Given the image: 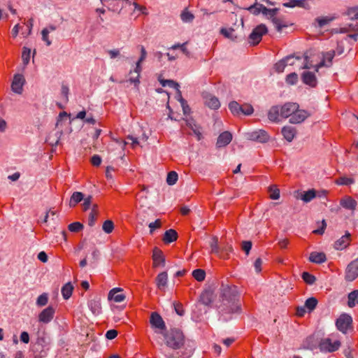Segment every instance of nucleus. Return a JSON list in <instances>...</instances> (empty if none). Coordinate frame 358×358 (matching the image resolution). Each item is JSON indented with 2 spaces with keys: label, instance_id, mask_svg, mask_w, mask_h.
I'll return each mask as SVG.
<instances>
[{
  "label": "nucleus",
  "instance_id": "obj_1",
  "mask_svg": "<svg viewBox=\"0 0 358 358\" xmlns=\"http://www.w3.org/2000/svg\"><path fill=\"white\" fill-rule=\"evenodd\" d=\"M220 304L219 312L222 315L238 313L241 309L238 301L237 287L229 285H222L220 288Z\"/></svg>",
  "mask_w": 358,
  "mask_h": 358
},
{
  "label": "nucleus",
  "instance_id": "obj_2",
  "mask_svg": "<svg viewBox=\"0 0 358 358\" xmlns=\"http://www.w3.org/2000/svg\"><path fill=\"white\" fill-rule=\"evenodd\" d=\"M163 335L166 345L173 350H179L185 344V336L179 329H171Z\"/></svg>",
  "mask_w": 358,
  "mask_h": 358
},
{
  "label": "nucleus",
  "instance_id": "obj_3",
  "mask_svg": "<svg viewBox=\"0 0 358 358\" xmlns=\"http://www.w3.org/2000/svg\"><path fill=\"white\" fill-rule=\"evenodd\" d=\"M262 8L263 15L271 20L278 32L282 31V28L288 27V23L286 22L282 18L276 17V15L279 10L278 8L271 9L267 8L266 7H262Z\"/></svg>",
  "mask_w": 358,
  "mask_h": 358
},
{
  "label": "nucleus",
  "instance_id": "obj_4",
  "mask_svg": "<svg viewBox=\"0 0 358 358\" xmlns=\"http://www.w3.org/2000/svg\"><path fill=\"white\" fill-rule=\"evenodd\" d=\"M139 48H140V50H141V56L136 64V68L134 71V73H135L136 74V77L132 76L129 79V81L131 83H134L136 87H138L140 83V80H139L140 73L142 71L141 64L146 59V57H147V52H146L144 46L140 45Z\"/></svg>",
  "mask_w": 358,
  "mask_h": 358
},
{
  "label": "nucleus",
  "instance_id": "obj_5",
  "mask_svg": "<svg viewBox=\"0 0 358 358\" xmlns=\"http://www.w3.org/2000/svg\"><path fill=\"white\" fill-rule=\"evenodd\" d=\"M268 32L266 26L261 24L257 26L251 32L248 37V42L251 45H257L262 40L263 35Z\"/></svg>",
  "mask_w": 358,
  "mask_h": 358
},
{
  "label": "nucleus",
  "instance_id": "obj_6",
  "mask_svg": "<svg viewBox=\"0 0 358 358\" xmlns=\"http://www.w3.org/2000/svg\"><path fill=\"white\" fill-rule=\"evenodd\" d=\"M341 346L339 341L332 342L329 338L322 339L319 343V348L320 351L324 352H333L338 350Z\"/></svg>",
  "mask_w": 358,
  "mask_h": 358
},
{
  "label": "nucleus",
  "instance_id": "obj_7",
  "mask_svg": "<svg viewBox=\"0 0 358 358\" xmlns=\"http://www.w3.org/2000/svg\"><path fill=\"white\" fill-rule=\"evenodd\" d=\"M246 136L248 140L262 143L267 142L270 138L268 133L262 129L248 132Z\"/></svg>",
  "mask_w": 358,
  "mask_h": 358
},
{
  "label": "nucleus",
  "instance_id": "obj_8",
  "mask_svg": "<svg viewBox=\"0 0 358 358\" xmlns=\"http://www.w3.org/2000/svg\"><path fill=\"white\" fill-rule=\"evenodd\" d=\"M358 277V258L351 262L345 270V279L347 281H353Z\"/></svg>",
  "mask_w": 358,
  "mask_h": 358
},
{
  "label": "nucleus",
  "instance_id": "obj_9",
  "mask_svg": "<svg viewBox=\"0 0 358 358\" xmlns=\"http://www.w3.org/2000/svg\"><path fill=\"white\" fill-rule=\"evenodd\" d=\"M352 322V319L350 315L343 314L336 320V325L340 331L345 334Z\"/></svg>",
  "mask_w": 358,
  "mask_h": 358
},
{
  "label": "nucleus",
  "instance_id": "obj_10",
  "mask_svg": "<svg viewBox=\"0 0 358 358\" xmlns=\"http://www.w3.org/2000/svg\"><path fill=\"white\" fill-rule=\"evenodd\" d=\"M299 108V106L296 103L287 102L282 106L280 109V116L284 118L289 117L293 115L294 112Z\"/></svg>",
  "mask_w": 358,
  "mask_h": 358
},
{
  "label": "nucleus",
  "instance_id": "obj_11",
  "mask_svg": "<svg viewBox=\"0 0 358 358\" xmlns=\"http://www.w3.org/2000/svg\"><path fill=\"white\" fill-rule=\"evenodd\" d=\"M310 115V113L307 110H301L298 108L296 112L291 116L289 121L291 124H299L303 122Z\"/></svg>",
  "mask_w": 358,
  "mask_h": 358
},
{
  "label": "nucleus",
  "instance_id": "obj_12",
  "mask_svg": "<svg viewBox=\"0 0 358 358\" xmlns=\"http://www.w3.org/2000/svg\"><path fill=\"white\" fill-rule=\"evenodd\" d=\"M150 323L152 328L159 329L160 330H164L166 329L164 321L161 315L157 312L151 313Z\"/></svg>",
  "mask_w": 358,
  "mask_h": 358
},
{
  "label": "nucleus",
  "instance_id": "obj_13",
  "mask_svg": "<svg viewBox=\"0 0 358 358\" xmlns=\"http://www.w3.org/2000/svg\"><path fill=\"white\" fill-rule=\"evenodd\" d=\"M202 96H203V98L204 100V103L208 107H209L211 109H215V110L220 108V103L219 99L216 96H215L208 92L203 93Z\"/></svg>",
  "mask_w": 358,
  "mask_h": 358
},
{
  "label": "nucleus",
  "instance_id": "obj_14",
  "mask_svg": "<svg viewBox=\"0 0 358 358\" xmlns=\"http://www.w3.org/2000/svg\"><path fill=\"white\" fill-rule=\"evenodd\" d=\"M24 82L25 80L22 75H15L11 85L12 90L14 92L20 94L22 92V87L24 84Z\"/></svg>",
  "mask_w": 358,
  "mask_h": 358
},
{
  "label": "nucleus",
  "instance_id": "obj_15",
  "mask_svg": "<svg viewBox=\"0 0 358 358\" xmlns=\"http://www.w3.org/2000/svg\"><path fill=\"white\" fill-rule=\"evenodd\" d=\"M152 260L154 267L164 266L165 265V258L163 252L157 248L153 249Z\"/></svg>",
  "mask_w": 358,
  "mask_h": 358
},
{
  "label": "nucleus",
  "instance_id": "obj_16",
  "mask_svg": "<svg viewBox=\"0 0 358 358\" xmlns=\"http://www.w3.org/2000/svg\"><path fill=\"white\" fill-rule=\"evenodd\" d=\"M54 313L55 309L51 306H48V308L43 310L42 312L39 314V322L45 324L50 322L54 317Z\"/></svg>",
  "mask_w": 358,
  "mask_h": 358
},
{
  "label": "nucleus",
  "instance_id": "obj_17",
  "mask_svg": "<svg viewBox=\"0 0 358 358\" xmlns=\"http://www.w3.org/2000/svg\"><path fill=\"white\" fill-rule=\"evenodd\" d=\"M335 52L334 51H330L325 52L323 55V59L318 64H317L315 67V70L317 71L318 69L322 66H330L331 65V62L333 58L334 57Z\"/></svg>",
  "mask_w": 358,
  "mask_h": 358
},
{
  "label": "nucleus",
  "instance_id": "obj_18",
  "mask_svg": "<svg viewBox=\"0 0 358 358\" xmlns=\"http://www.w3.org/2000/svg\"><path fill=\"white\" fill-rule=\"evenodd\" d=\"M232 140V135L229 131H224L220 134L217 141V146L222 148L227 145Z\"/></svg>",
  "mask_w": 358,
  "mask_h": 358
},
{
  "label": "nucleus",
  "instance_id": "obj_19",
  "mask_svg": "<svg viewBox=\"0 0 358 358\" xmlns=\"http://www.w3.org/2000/svg\"><path fill=\"white\" fill-rule=\"evenodd\" d=\"M357 204V201L350 196H345L340 201V205L348 210H355Z\"/></svg>",
  "mask_w": 358,
  "mask_h": 358
},
{
  "label": "nucleus",
  "instance_id": "obj_20",
  "mask_svg": "<svg viewBox=\"0 0 358 358\" xmlns=\"http://www.w3.org/2000/svg\"><path fill=\"white\" fill-rule=\"evenodd\" d=\"M122 289L120 288H113L108 293V299L113 300L117 303L123 301L125 299V295L120 293Z\"/></svg>",
  "mask_w": 358,
  "mask_h": 358
},
{
  "label": "nucleus",
  "instance_id": "obj_21",
  "mask_svg": "<svg viewBox=\"0 0 358 358\" xmlns=\"http://www.w3.org/2000/svg\"><path fill=\"white\" fill-rule=\"evenodd\" d=\"M350 234L347 231L344 236L335 242L334 248L336 250L345 248L350 244Z\"/></svg>",
  "mask_w": 358,
  "mask_h": 358
},
{
  "label": "nucleus",
  "instance_id": "obj_22",
  "mask_svg": "<svg viewBox=\"0 0 358 358\" xmlns=\"http://www.w3.org/2000/svg\"><path fill=\"white\" fill-rule=\"evenodd\" d=\"M302 80L305 84L313 87H315L317 85V79L315 75L310 71H305L303 73Z\"/></svg>",
  "mask_w": 358,
  "mask_h": 358
},
{
  "label": "nucleus",
  "instance_id": "obj_23",
  "mask_svg": "<svg viewBox=\"0 0 358 358\" xmlns=\"http://www.w3.org/2000/svg\"><path fill=\"white\" fill-rule=\"evenodd\" d=\"M282 134L288 142H291L296 134V130L292 127L285 126L282 129Z\"/></svg>",
  "mask_w": 358,
  "mask_h": 358
},
{
  "label": "nucleus",
  "instance_id": "obj_24",
  "mask_svg": "<svg viewBox=\"0 0 358 358\" xmlns=\"http://www.w3.org/2000/svg\"><path fill=\"white\" fill-rule=\"evenodd\" d=\"M88 307L92 313L98 315L101 313V306L99 299H93L88 301Z\"/></svg>",
  "mask_w": 358,
  "mask_h": 358
},
{
  "label": "nucleus",
  "instance_id": "obj_25",
  "mask_svg": "<svg viewBox=\"0 0 358 358\" xmlns=\"http://www.w3.org/2000/svg\"><path fill=\"white\" fill-rule=\"evenodd\" d=\"M210 247L211 248V253L217 255L220 258L227 259V256L220 253V248L218 245V238L217 236L212 237Z\"/></svg>",
  "mask_w": 358,
  "mask_h": 358
},
{
  "label": "nucleus",
  "instance_id": "obj_26",
  "mask_svg": "<svg viewBox=\"0 0 358 358\" xmlns=\"http://www.w3.org/2000/svg\"><path fill=\"white\" fill-rule=\"evenodd\" d=\"M168 281V274L166 272L160 273L156 278V283L157 287L163 290L165 289Z\"/></svg>",
  "mask_w": 358,
  "mask_h": 358
},
{
  "label": "nucleus",
  "instance_id": "obj_27",
  "mask_svg": "<svg viewBox=\"0 0 358 358\" xmlns=\"http://www.w3.org/2000/svg\"><path fill=\"white\" fill-rule=\"evenodd\" d=\"M280 115V109L278 106H272L268 113V118L270 121L278 122Z\"/></svg>",
  "mask_w": 358,
  "mask_h": 358
},
{
  "label": "nucleus",
  "instance_id": "obj_28",
  "mask_svg": "<svg viewBox=\"0 0 358 358\" xmlns=\"http://www.w3.org/2000/svg\"><path fill=\"white\" fill-rule=\"evenodd\" d=\"M309 260L313 263L321 264L324 262L327 258L324 252H313L310 254Z\"/></svg>",
  "mask_w": 358,
  "mask_h": 358
},
{
  "label": "nucleus",
  "instance_id": "obj_29",
  "mask_svg": "<svg viewBox=\"0 0 358 358\" xmlns=\"http://www.w3.org/2000/svg\"><path fill=\"white\" fill-rule=\"evenodd\" d=\"M283 6L286 8H294L296 6L308 8L309 6L306 2V0H290L289 2L283 3Z\"/></svg>",
  "mask_w": 358,
  "mask_h": 358
},
{
  "label": "nucleus",
  "instance_id": "obj_30",
  "mask_svg": "<svg viewBox=\"0 0 358 358\" xmlns=\"http://www.w3.org/2000/svg\"><path fill=\"white\" fill-rule=\"evenodd\" d=\"M178 238V234L176 230L174 229H169L165 231L164 237H163V241L165 243H170L175 241H176Z\"/></svg>",
  "mask_w": 358,
  "mask_h": 358
},
{
  "label": "nucleus",
  "instance_id": "obj_31",
  "mask_svg": "<svg viewBox=\"0 0 358 358\" xmlns=\"http://www.w3.org/2000/svg\"><path fill=\"white\" fill-rule=\"evenodd\" d=\"M159 82L160 83L162 87L169 86L170 87L176 89L177 90V93L178 94V95L181 96V92L179 90L180 86L178 83L175 82L173 80H165L161 78H159Z\"/></svg>",
  "mask_w": 358,
  "mask_h": 358
},
{
  "label": "nucleus",
  "instance_id": "obj_32",
  "mask_svg": "<svg viewBox=\"0 0 358 358\" xmlns=\"http://www.w3.org/2000/svg\"><path fill=\"white\" fill-rule=\"evenodd\" d=\"M293 59L292 55L287 56L285 59L279 61L275 64V69L278 73L283 72L285 66H287L286 62H289L290 60Z\"/></svg>",
  "mask_w": 358,
  "mask_h": 358
},
{
  "label": "nucleus",
  "instance_id": "obj_33",
  "mask_svg": "<svg viewBox=\"0 0 358 358\" xmlns=\"http://www.w3.org/2000/svg\"><path fill=\"white\" fill-rule=\"evenodd\" d=\"M73 286L71 282L66 283L62 288V294L64 299H69L73 292Z\"/></svg>",
  "mask_w": 358,
  "mask_h": 358
},
{
  "label": "nucleus",
  "instance_id": "obj_34",
  "mask_svg": "<svg viewBox=\"0 0 358 358\" xmlns=\"http://www.w3.org/2000/svg\"><path fill=\"white\" fill-rule=\"evenodd\" d=\"M84 198V195L82 192H75L70 199L69 206L71 207H74L77 203L80 202Z\"/></svg>",
  "mask_w": 358,
  "mask_h": 358
},
{
  "label": "nucleus",
  "instance_id": "obj_35",
  "mask_svg": "<svg viewBox=\"0 0 358 358\" xmlns=\"http://www.w3.org/2000/svg\"><path fill=\"white\" fill-rule=\"evenodd\" d=\"M356 304H358V289L354 290L348 294V306L352 308Z\"/></svg>",
  "mask_w": 358,
  "mask_h": 358
},
{
  "label": "nucleus",
  "instance_id": "obj_36",
  "mask_svg": "<svg viewBox=\"0 0 358 358\" xmlns=\"http://www.w3.org/2000/svg\"><path fill=\"white\" fill-rule=\"evenodd\" d=\"M335 183L338 185H350L355 183L353 178L341 176L335 180Z\"/></svg>",
  "mask_w": 358,
  "mask_h": 358
},
{
  "label": "nucleus",
  "instance_id": "obj_37",
  "mask_svg": "<svg viewBox=\"0 0 358 358\" xmlns=\"http://www.w3.org/2000/svg\"><path fill=\"white\" fill-rule=\"evenodd\" d=\"M316 196V192L315 189H309L301 195V199L306 203L310 202Z\"/></svg>",
  "mask_w": 358,
  "mask_h": 358
},
{
  "label": "nucleus",
  "instance_id": "obj_38",
  "mask_svg": "<svg viewBox=\"0 0 358 358\" xmlns=\"http://www.w3.org/2000/svg\"><path fill=\"white\" fill-rule=\"evenodd\" d=\"M268 192L271 199L277 200L280 198V189L276 185H271L268 189Z\"/></svg>",
  "mask_w": 358,
  "mask_h": 358
},
{
  "label": "nucleus",
  "instance_id": "obj_39",
  "mask_svg": "<svg viewBox=\"0 0 358 358\" xmlns=\"http://www.w3.org/2000/svg\"><path fill=\"white\" fill-rule=\"evenodd\" d=\"M187 125L193 131L194 134L197 136L199 140L201 137V132L199 127H198L192 120H187Z\"/></svg>",
  "mask_w": 358,
  "mask_h": 358
},
{
  "label": "nucleus",
  "instance_id": "obj_40",
  "mask_svg": "<svg viewBox=\"0 0 358 358\" xmlns=\"http://www.w3.org/2000/svg\"><path fill=\"white\" fill-rule=\"evenodd\" d=\"M180 18L183 22H191L194 19V15L185 9L181 13Z\"/></svg>",
  "mask_w": 358,
  "mask_h": 358
},
{
  "label": "nucleus",
  "instance_id": "obj_41",
  "mask_svg": "<svg viewBox=\"0 0 358 358\" xmlns=\"http://www.w3.org/2000/svg\"><path fill=\"white\" fill-rule=\"evenodd\" d=\"M234 29L233 28L226 29L222 28L220 29V33L226 38H229L232 41H234L236 38V36L234 34Z\"/></svg>",
  "mask_w": 358,
  "mask_h": 358
},
{
  "label": "nucleus",
  "instance_id": "obj_42",
  "mask_svg": "<svg viewBox=\"0 0 358 358\" xmlns=\"http://www.w3.org/2000/svg\"><path fill=\"white\" fill-rule=\"evenodd\" d=\"M178 178V173L176 171H170L166 178V182L169 185H173L176 183Z\"/></svg>",
  "mask_w": 358,
  "mask_h": 358
},
{
  "label": "nucleus",
  "instance_id": "obj_43",
  "mask_svg": "<svg viewBox=\"0 0 358 358\" xmlns=\"http://www.w3.org/2000/svg\"><path fill=\"white\" fill-rule=\"evenodd\" d=\"M262 7H265L262 4L260 3H255L254 5L250 6L248 10L254 15H258L260 13L263 14V8Z\"/></svg>",
  "mask_w": 358,
  "mask_h": 358
},
{
  "label": "nucleus",
  "instance_id": "obj_44",
  "mask_svg": "<svg viewBox=\"0 0 358 358\" xmlns=\"http://www.w3.org/2000/svg\"><path fill=\"white\" fill-rule=\"evenodd\" d=\"M317 304V300L315 297L308 299L305 302V308L308 309L309 311L313 310Z\"/></svg>",
  "mask_w": 358,
  "mask_h": 358
},
{
  "label": "nucleus",
  "instance_id": "obj_45",
  "mask_svg": "<svg viewBox=\"0 0 358 358\" xmlns=\"http://www.w3.org/2000/svg\"><path fill=\"white\" fill-rule=\"evenodd\" d=\"M192 275L197 281L201 282L205 279L206 273L203 270L198 268L193 271Z\"/></svg>",
  "mask_w": 358,
  "mask_h": 358
},
{
  "label": "nucleus",
  "instance_id": "obj_46",
  "mask_svg": "<svg viewBox=\"0 0 358 358\" xmlns=\"http://www.w3.org/2000/svg\"><path fill=\"white\" fill-rule=\"evenodd\" d=\"M229 108L234 115H239L241 113V105L236 101H231L229 104Z\"/></svg>",
  "mask_w": 358,
  "mask_h": 358
},
{
  "label": "nucleus",
  "instance_id": "obj_47",
  "mask_svg": "<svg viewBox=\"0 0 358 358\" xmlns=\"http://www.w3.org/2000/svg\"><path fill=\"white\" fill-rule=\"evenodd\" d=\"M95 208H96V206H94L92 211L90 212L88 217V224L90 227H92L94 225L96 217H97V212L95 210Z\"/></svg>",
  "mask_w": 358,
  "mask_h": 358
},
{
  "label": "nucleus",
  "instance_id": "obj_48",
  "mask_svg": "<svg viewBox=\"0 0 358 358\" xmlns=\"http://www.w3.org/2000/svg\"><path fill=\"white\" fill-rule=\"evenodd\" d=\"M302 278L307 284L309 285H313L316 280L315 277L308 272H303L302 273Z\"/></svg>",
  "mask_w": 358,
  "mask_h": 358
},
{
  "label": "nucleus",
  "instance_id": "obj_49",
  "mask_svg": "<svg viewBox=\"0 0 358 358\" xmlns=\"http://www.w3.org/2000/svg\"><path fill=\"white\" fill-rule=\"evenodd\" d=\"M334 20L333 17H317L315 19L316 22L318 23V26L320 27H323L326 24H329L331 21Z\"/></svg>",
  "mask_w": 358,
  "mask_h": 358
},
{
  "label": "nucleus",
  "instance_id": "obj_50",
  "mask_svg": "<svg viewBox=\"0 0 358 358\" xmlns=\"http://www.w3.org/2000/svg\"><path fill=\"white\" fill-rule=\"evenodd\" d=\"M102 229L106 234H110L114 229V224L111 220H106L103 224Z\"/></svg>",
  "mask_w": 358,
  "mask_h": 358
},
{
  "label": "nucleus",
  "instance_id": "obj_51",
  "mask_svg": "<svg viewBox=\"0 0 358 358\" xmlns=\"http://www.w3.org/2000/svg\"><path fill=\"white\" fill-rule=\"evenodd\" d=\"M83 228V224L79 222H75L70 224L68 227L69 231L72 232H78Z\"/></svg>",
  "mask_w": 358,
  "mask_h": 358
},
{
  "label": "nucleus",
  "instance_id": "obj_52",
  "mask_svg": "<svg viewBox=\"0 0 358 358\" xmlns=\"http://www.w3.org/2000/svg\"><path fill=\"white\" fill-rule=\"evenodd\" d=\"M241 113H243L246 115H250L253 113L254 109L253 107L250 104H243L241 106Z\"/></svg>",
  "mask_w": 358,
  "mask_h": 358
},
{
  "label": "nucleus",
  "instance_id": "obj_53",
  "mask_svg": "<svg viewBox=\"0 0 358 358\" xmlns=\"http://www.w3.org/2000/svg\"><path fill=\"white\" fill-rule=\"evenodd\" d=\"M30 53H31L30 49H29L26 47L23 48L22 59L24 64H25V65L27 64L29 62Z\"/></svg>",
  "mask_w": 358,
  "mask_h": 358
},
{
  "label": "nucleus",
  "instance_id": "obj_54",
  "mask_svg": "<svg viewBox=\"0 0 358 358\" xmlns=\"http://www.w3.org/2000/svg\"><path fill=\"white\" fill-rule=\"evenodd\" d=\"M48 294L44 293V294H41L38 297L37 301H36V304L38 306H43L48 303Z\"/></svg>",
  "mask_w": 358,
  "mask_h": 358
},
{
  "label": "nucleus",
  "instance_id": "obj_55",
  "mask_svg": "<svg viewBox=\"0 0 358 358\" xmlns=\"http://www.w3.org/2000/svg\"><path fill=\"white\" fill-rule=\"evenodd\" d=\"M220 253L222 255H224L225 256H227V259L229 257V255L230 252H232L233 251V248L231 245L229 244H227L226 245L224 246H222V248H220Z\"/></svg>",
  "mask_w": 358,
  "mask_h": 358
},
{
  "label": "nucleus",
  "instance_id": "obj_56",
  "mask_svg": "<svg viewBox=\"0 0 358 358\" xmlns=\"http://www.w3.org/2000/svg\"><path fill=\"white\" fill-rule=\"evenodd\" d=\"M298 80V76L296 73H291L286 77V82L289 84H296Z\"/></svg>",
  "mask_w": 358,
  "mask_h": 358
},
{
  "label": "nucleus",
  "instance_id": "obj_57",
  "mask_svg": "<svg viewBox=\"0 0 358 358\" xmlns=\"http://www.w3.org/2000/svg\"><path fill=\"white\" fill-rule=\"evenodd\" d=\"M180 96V102L181 106L182 108L183 113L185 115H189L191 112V108L187 103V101L184 99H182L181 96Z\"/></svg>",
  "mask_w": 358,
  "mask_h": 358
},
{
  "label": "nucleus",
  "instance_id": "obj_58",
  "mask_svg": "<svg viewBox=\"0 0 358 358\" xmlns=\"http://www.w3.org/2000/svg\"><path fill=\"white\" fill-rule=\"evenodd\" d=\"M161 225H162V222H161V220L159 219L156 220L153 222H150L148 225L149 228L150 229V234H152L155 229L160 228Z\"/></svg>",
  "mask_w": 358,
  "mask_h": 358
},
{
  "label": "nucleus",
  "instance_id": "obj_59",
  "mask_svg": "<svg viewBox=\"0 0 358 358\" xmlns=\"http://www.w3.org/2000/svg\"><path fill=\"white\" fill-rule=\"evenodd\" d=\"M210 296L211 294L209 292L203 293L201 296L202 302L206 305H208L211 302Z\"/></svg>",
  "mask_w": 358,
  "mask_h": 358
},
{
  "label": "nucleus",
  "instance_id": "obj_60",
  "mask_svg": "<svg viewBox=\"0 0 358 358\" xmlns=\"http://www.w3.org/2000/svg\"><path fill=\"white\" fill-rule=\"evenodd\" d=\"M48 34H49L48 29H43L41 31L43 41H45L47 45L49 46L51 45V41L48 38Z\"/></svg>",
  "mask_w": 358,
  "mask_h": 358
},
{
  "label": "nucleus",
  "instance_id": "obj_61",
  "mask_svg": "<svg viewBox=\"0 0 358 358\" xmlns=\"http://www.w3.org/2000/svg\"><path fill=\"white\" fill-rule=\"evenodd\" d=\"M173 306H174V309L176 312V313L178 315H183L184 313H185V311H184V309H183V307H182V305L181 303H173Z\"/></svg>",
  "mask_w": 358,
  "mask_h": 358
},
{
  "label": "nucleus",
  "instance_id": "obj_62",
  "mask_svg": "<svg viewBox=\"0 0 358 358\" xmlns=\"http://www.w3.org/2000/svg\"><path fill=\"white\" fill-rule=\"evenodd\" d=\"M117 336V331L115 329H110L106 331V338L108 340H112Z\"/></svg>",
  "mask_w": 358,
  "mask_h": 358
},
{
  "label": "nucleus",
  "instance_id": "obj_63",
  "mask_svg": "<svg viewBox=\"0 0 358 358\" xmlns=\"http://www.w3.org/2000/svg\"><path fill=\"white\" fill-rule=\"evenodd\" d=\"M91 163L93 166H99L101 163V158L98 155H94L91 159Z\"/></svg>",
  "mask_w": 358,
  "mask_h": 358
},
{
  "label": "nucleus",
  "instance_id": "obj_64",
  "mask_svg": "<svg viewBox=\"0 0 358 358\" xmlns=\"http://www.w3.org/2000/svg\"><path fill=\"white\" fill-rule=\"evenodd\" d=\"M251 248L252 243L250 241H243L242 243V249L245 252L247 255L249 254Z\"/></svg>",
  "mask_w": 358,
  "mask_h": 358
}]
</instances>
